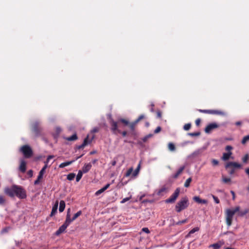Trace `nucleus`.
<instances>
[{"label": "nucleus", "instance_id": "nucleus-59", "mask_svg": "<svg viewBox=\"0 0 249 249\" xmlns=\"http://www.w3.org/2000/svg\"><path fill=\"white\" fill-rule=\"evenodd\" d=\"M200 122H201V120L200 119H197L196 121H195V123H196V124L197 126H198L199 124H200Z\"/></svg>", "mask_w": 249, "mask_h": 249}, {"label": "nucleus", "instance_id": "nucleus-2", "mask_svg": "<svg viewBox=\"0 0 249 249\" xmlns=\"http://www.w3.org/2000/svg\"><path fill=\"white\" fill-rule=\"evenodd\" d=\"M43 130L44 129L39 122L36 121L32 124V131L36 136L43 134Z\"/></svg>", "mask_w": 249, "mask_h": 249}, {"label": "nucleus", "instance_id": "nucleus-57", "mask_svg": "<svg viewBox=\"0 0 249 249\" xmlns=\"http://www.w3.org/2000/svg\"><path fill=\"white\" fill-rule=\"evenodd\" d=\"M145 141H138L137 143V145L138 147H140L141 146H142L143 142Z\"/></svg>", "mask_w": 249, "mask_h": 249}, {"label": "nucleus", "instance_id": "nucleus-36", "mask_svg": "<svg viewBox=\"0 0 249 249\" xmlns=\"http://www.w3.org/2000/svg\"><path fill=\"white\" fill-rule=\"evenodd\" d=\"M168 148L171 151H175V144L173 143H172V142L169 143V144H168Z\"/></svg>", "mask_w": 249, "mask_h": 249}, {"label": "nucleus", "instance_id": "nucleus-6", "mask_svg": "<svg viewBox=\"0 0 249 249\" xmlns=\"http://www.w3.org/2000/svg\"><path fill=\"white\" fill-rule=\"evenodd\" d=\"M180 192V189L179 188H177L174 193L168 199L165 200L166 203H173L175 202L177 198L178 197Z\"/></svg>", "mask_w": 249, "mask_h": 249}, {"label": "nucleus", "instance_id": "nucleus-62", "mask_svg": "<svg viewBox=\"0 0 249 249\" xmlns=\"http://www.w3.org/2000/svg\"><path fill=\"white\" fill-rule=\"evenodd\" d=\"M232 149V147L230 145H228L226 147V149L229 151H230Z\"/></svg>", "mask_w": 249, "mask_h": 249}, {"label": "nucleus", "instance_id": "nucleus-17", "mask_svg": "<svg viewBox=\"0 0 249 249\" xmlns=\"http://www.w3.org/2000/svg\"><path fill=\"white\" fill-rule=\"evenodd\" d=\"M91 142L92 141H83V142L82 144H81L79 145H77L75 147V152H76L78 150L83 149L86 145L90 144Z\"/></svg>", "mask_w": 249, "mask_h": 249}, {"label": "nucleus", "instance_id": "nucleus-4", "mask_svg": "<svg viewBox=\"0 0 249 249\" xmlns=\"http://www.w3.org/2000/svg\"><path fill=\"white\" fill-rule=\"evenodd\" d=\"M15 196L20 199H24L27 197L25 190L20 186L16 185Z\"/></svg>", "mask_w": 249, "mask_h": 249}, {"label": "nucleus", "instance_id": "nucleus-43", "mask_svg": "<svg viewBox=\"0 0 249 249\" xmlns=\"http://www.w3.org/2000/svg\"><path fill=\"white\" fill-rule=\"evenodd\" d=\"M249 159V155L248 154H246L243 158H242V161L246 163L247 162V161Z\"/></svg>", "mask_w": 249, "mask_h": 249}, {"label": "nucleus", "instance_id": "nucleus-46", "mask_svg": "<svg viewBox=\"0 0 249 249\" xmlns=\"http://www.w3.org/2000/svg\"><path fill=\"white\" fill-rule=\"evenodd\" d=\"M144 118V115H141L138 118V119H137L135 122L136 123H138L139 122H140L141 120L143 119Z\"/></svg>", "mask_w": 249, "mask_h": 249}, {"label": "nucleus", "instance_id": "nucleus-42", "mask_svg": "<svg viewBox=\"0 0 249 249\" xmlns=\"http://www.w3.org/2000/svg\"><path fill=\"white\" fill-rule=\"evenodd\" d=\"M200 134V133L199 132H193V133H188V135L191 136H199Z\"/></svg>", "mask_w": 249, "mask_h": 249}, {"label": "nucleus", "instance_id": "nucleus-15", "mask_svg": "<svg viewBox=\"0 0 249 249\" xmlns=\"http://www.w3.org/2000/svg\"><path fill=\"white\" fill-rule=\"evenodd\" d=\"M231 166H233L234 168H240L241 167V165L236 162H229L225 166L226 168H229Z\"/></svg>", "mask_w": 249, "mask_h": 249}, {"label": "nucleus", "instance_id": "nucleus-41", "mask_svg": "<svg viewBox=\"0 0 249 249\" xmlns=\"http://www.w3.org/2000/svg\"><path fill=\"white\" fill-rule=\"evenodd\" d=\"M191 124L188 123V124H185L184 125L183 129L185 130H189L191 128Z\"/></svg>", "mask_w": 249, "mask_h": 249}, {"label": "nucleus", "instance_id": "nucleus-22", "mask_svg": "<svg viewBox=\"0 0 249 249\" xmlns=\"http://www.w3.org/2000/svg\"><path fill=\"white\" fill-rule=\"evenodd\" d=\"M58 205V201H56L52 208V210L50 214V216H53L57 213Z\"/></svg>", "mask_w": 249, "mask_h": 249}, {"label": "nucleus", "instance_id": "nucleus-64", "mask_svg": "<svg viewBox=\"0 0 249 249\" xmlns=\"http://www.w3.org/2000/svg\"><path fill=\"white\" fill-rule=\"evenodd\" d=\"M242 140H249V135L244 137Z\"/></svg>", "mask_w": 249, "mask_h": 249}, {"label": "nucleus", "instance_id": "nucleus-52", "mask_svg": "<svg viewBox=\"0 0 249 249\" xmlns=\"http://www.w3.org/2000/svg\"><path fill=\"white\" fill-rule=\"evenodd\" d=\"M212 162L213 165H217L219 163V161L217 160H215V159H213L212 160Z\"/></svg>", "mask_w": 249, "mask_h": 249}, {"label": "nucleus", "instance_id": "nucleus-63", "mask_svg": "<svg viewBox=\"0 0 249 249\" xmlns=\"http://www.w3.org/2000/svg\"><path fill=\"white\" fill-rule=\"evenodd\" d=\"M189 142V141H185L181 143L180 144V145L181 146H185L186 144H187V143Z\"/></svg>", "mask_w": 249, "mask_h": 249}, {"label": "nucleus", "instance_id": "nucleus-9", "mask_svg": "<svg viewBox=\"0 0 249 249\" xmlns=\"http://www.w3.org/2000/svg\"><path fill=\"white\" fill-rule=\"evenodd\" d=\"M85 155V153L84 152L83 154H82L81 155H80L79 156H78L74 160H71V161H66V162H62L59 165V167L60 168H64L66 166H67L68 165H71V163H72L73 162L75 161L76 160H77L78 159H79V158H81L83 155Z\"/></svg>", "mask_w": 249, "mask_h": 249}, {"label": "nucleus", "instance_id": "nucleus-53", "mask_svg": "<svg viewBox=\"0 0 249 249\" xmlns=\"http://www.w3.org/2000/svg\"><path fill=\"white\" fill-rule=\"evenodd\" d=\"M142 231L146 233H150V231L148 229V228H143L142 229Z\"/></svg>", "mask_w": 249, "mask_h": 249}, {"label": "nucleus", "instance_id": "nucleus-7", "mask_svg": "<svg viewBox=\"0 0 249 249\" xmlns=\"http://www.w3.org/2000/svg\"><path fill=\"white\" fill-rule=\"evenodd\" d=\"M137 123L135 121L131 123L129 126V130L128 131V135L130 136H135L137 134V132L136 130V126Z\"/></svg>", "mask_w": 249, "mask_h": 249}, {"label": "nucleus", "instance_id": "nucleus-16", "mask_svg": "<svg viewBox=\"0 0 249 249\" xmlns=\"http://www.w3.org/2000/svg\"><path fill=\"white\" fill-rule=\"evenodd\" d=\"M62 132V129L59 126H56L54 129L53 136L54 139H57L60 133Z\"/></svg>", "mask_w": 249, "mask_h": 249}, {"label": "nucleus", "instance_id": "nucleus-61", "mask_svg": "<svg viewBox=\"0 0 249 249\" xmlns=\"http://www.w3.org/2000/svg\"><path fill=\"white\" fill-rule=\"evenodd\" d=\"M157 116L158 118H160L162 116L161 112L160 111H158L157 112Z\"/></svg>", "mask_w": 249, "mask_h": 249}, {"label": "nucleus", "instance_id": "nucleus-54", "mask_svg": "<svg viewBox=\"0 0 249 249\" xmlns=\"http://www.w3.org/2000/svg\"><path fill=\"white\" fill-rule=\"evenodd\" d=\"M239 210H240L239 206H237L234 209L232 210V211L234 212V213H235L237 212H240Z\"/></svg>", "mask_w": 249, "mask_h": 249}, {"label": "nucleus", "instance_id": "nucleus-37", "mask_svg": "<svg viewBox=\"0 0 249 249\" xmlns=\"http://www.w3.org/2000/svg\"><path fill=\"white\" fill-rule=\"evenodd\" d=\"M248 209H245L243 211H240L238 214L240 216H244L248 213Z\"/></svg>", "mask_w": 249, "mask_h": 249}, {"label": "nucleus", "instance_id": "nucleus-20", "mask_svg": "<svg viewBox=\"0 0 249 249\" xmlns=\"http://www.w3.org/2000/svg\"><path fill=\"white\" fill-rule=\"evenodd\" d=\"M185 168V165L180 166L178 170V171L176 172V173L173 175V178H177L178 177V176L182 172Z\"/></svg>", "mask_w": 249, "mask_h": 249}, {"label": "nucleus", "instance_id": "nucleus-33", "mask_svg": "<svg viewBox=\"0 0 249 249\" xmlns=\"http://www.w3.org/2000/svg\"><path fill=\"white\" fill-rule=\"evenodd\" d=\"M53 158H54L53 155H49L47 157L46 160H45L44 161V164H45L44 165H46L47 168L48 167V163H49L50 160L52 159H53Z\"/></svg>", "mask_w": 249, "mask_h": 249}, {"label": "nucleus", "instance_id": "nucleus-29", "mask_svg": "<svg viewBox=\"0 0 249 249\" xmlns=\"http://www.w3.org/2000/svg\"><path fill=\"white\" fill-rule=\"evenodd\" d=\"M83 173L81 170H79L78 171V174L76 177V181L77 182H78L81 179V178H82V175H83Z\"/></svg>", "mask_w": 249, "mask_h": 249}, {"label": "nucleus", "instance_id": "nucleus-14", "mask_svg": "<svg viewBox=\"0 0 249 249\" xmlns=\"http://www.w3.org/2000/svg\"><path fill=\"white\" fill-rule=\"evenodd\" d=\"M201 150L197 149L193 152L192 154L188 156L189 159H194L196 157H198L201 154Z\"/></svg>", "mask_w": 249, "mask_h": 249}, {"label": "nucleus", "instance_id": "nucleus-3", "mask_svg": "<svg viewBox=\"0 0 249 249\" xmlns=\"http://www.w3.org/2000/svg\"><path fill=\"white\" fill-rule=\"evenodd\" d=\"M20 151L22 152L25 158H30L33 154L32 148L28 145H24L21 147Z\"/></svg>", "mask_w": 249, "mask_h": 249}, {"label": "nucleus", "instance_id": "nucleus-47", "mask_svg": "<svg viewBox=\"0 0 249 249\" xmlns=\"http://www.w3.org/2000/svg\"><path fill=\"white\" fill-rule=\"evenodd\" d=\"M211 246L213 247L216 249H219L221 247L220 245L217 243L212 244Z\"/></svg>", "mask_w": 249, "mask_h": 249}, {"label": "nucleus", "instance_id": "nucleus-49", "mask_svg": "<svg viewBox=\"0 0 249 249\" xmlns=\"http://www.w3.org/2000/svg\"><path fill=\"white\" fill-rule=\"evenodd\" d=\"M104 191L105 190L102 188L101 189L96 191L95 194L96 196H99V195L103 193Z\"/></svg>", "mask_w": 249, "mask_h": 249}, {"label": "nucleus", "instance_id": "nucleus-10", "mask_svg": "<svg viewBox=\"0 0 249 249\" xmlns=\"http://www.w3.org/2000/svg\"><path fill=\"white\" fill-rule=\"evenodd\" d=\"M99 129L98 128H94L91 132L88 134L84 140H93L95 138V133L98 132Z\"/></svg>", "mask_w": 249, "mask_h": 249}, {"label": "nucleus", "instance_id": "nucleus-28", "mask_svg": "<svg viewBox=\"0 0 249 249\" xmlns=\"http://www.w3.org/2000/svg\"><path fill=\"white\" fill-rule=\"evenodd\" d=\"M117 124H118L119 123H122L123 124H124V125H128V126H129V124H130V123H129L128 121H127L124 119H122V118L119 119L118 122H117Z\"/></svg>", "mask_w": 249, "mask_h": 249}, {"label": "nucleus", "instance_id": "nucleus-5", "mask_svg": "<svg viewBox=\"0 0 249 249\" xmlns=\"http://www.w3.org/2000/svg\"><path fill=\"white\" fill-rule=\"evenodd\" d=\"M111 130L113 132L116 134H121L124 137L128 135V131H124L121 132L119 130L118 124L114 121H112L111 122Z\"/></svg>", "mask_w": 249, "mask_h": 249}, {"label": "nucleus", "instance_id": "nucleus-1", "mask_svg": "<svg viewBox=\"0 0 249 249\" xmlns=\"http://www.w3.org/2000/svg\"><path fill=\"white\" fill-rule=\"evenodd\" d=\"M189 205V201L187 196H184L179 200L176 206L175 210L177 213H180L182 210L186 209Z\"/></svg>", "mask_w": 249, "mask_h": 249}, {"label": "nucleus", "instance_id": "nucleus-18", "mask_svg": "<svg viewBox=\"0 0 249 249\" xmlns=\"http://www.w3.org/2000/svg\"><path fill=\"white\" fill-rule=\"evenodd\" d=\"M193 199L195 201L200 204H207L208 202L206 199H201L198 196H195Z\"/></svg>", "mask_w": 249, "mask_h": 249}, {"label": "nucleus", "instance_id": "nucleus-35", "mask_svg": "<svg viewBox=\"0 0 249 249\" xmlns=\"http://www.w3.org/2000/svg\"><path fill=\"white\" fill-rule=\"evenodd\" d=\"M82 214V211H79L76 213H75L73 216L72 217V220H75L78 216L81 215Z\"/></svg>", "mask_w": 249, "mask_h": 249}, {"label": "nucleus", "instance_id": "nucleus-11", "mask_svg": "<svg viewBox=\"0 0 249 249\" xmlns=\"http://www.w3.org/2000/svg\"><path fill=\"white\" fill-rule=\"evenodd\" d=\"M16 185H12L11 188H6L5 189V193L10 197H12L15 196Z\"/></svg>", "mask_w": 249, "mask_h": 249}, {"label": "nucleus", "instance_id": "nucleus-51", "mask_svg": "<svg viewBox=\"0 0 249 249\" xmlns=\"http://www.w3.org/2000/svg\"><path fill=\"white\" fill-rule=\"evenodd\" d=\"M5 199L3 196L1 195H0V205H3L5 202Z\"/></svg>", "mask_w": 249, "mask_h": 249}, {"label": "nucleus", "instance_id": "nucleus-48", "mask_svg": "<svg viewBox=\"0 0 249 249\" xmlns=\"http://www.w3.org/2000/svg\"><path fill=\"white\" fill-rule=\"evenodd\" d=\"M212 197L213 198V200L215 202V203L216 204H219L220 202V201H219V199L218 198V197L213 195H212Z\"/></svg>", "mask_w": 249, "mask_h": 249}, {"label": "nucleus", "instance_id": "nucleus-34", "mask_svg": "<svg viewBox=\"0 0 249 249\" xmlns=\"http://www.w3.org/2000/svg\"><path fill=\"white\" fill-rule=\"evenodd\" d=\"M192 181V178H189L188 179H186V180L185 181V183H184V187H189L190 186V182H191Z\"/></svg>", "mask_w": 249, "mask_h": 249}, {"label": "nucleus", "instance_id": "nucleus-8", "mask_svg": "<svg viewBox=\"0 0 249 249\" xmlns=\"http://www.w3.org/2000/svg\"><path fill=\"white\" fill-rule=\"evenodd\" d=\"M198 111L199 112L203 113H207V114H216V115H224V113L220 110H208V109H198Z\"/></svg>", "mask_w": 249, "mask_h": 249}, {"label": "nucleus", "instance_id": "nucleus-30", "mask_svg": "<svg viewBox=\"0 0 249 249\" xmlns=\"http://www.w3.org/2000/svg\"><path fill=\"white\" fill-rule=\"evenodd\" d=\"M77 139V136L76 133L72 134L71 136L66 138V140H76Z\"/></svg>", "mask_w": 249, "mask_h": 249}, {"label": "nucleus", "instance_id": "nucleus-19", "mask_svg": "<svg viewBox=\"0 0 249 249\" xmlns=\"http://www.w3.org/2000/svg\"><path fill=\"white\" fill-rule=\"evenodd\" d=\"M92 167V165L91 163H88L87 164H85L84 166L82 168V170L81 171L83 173H86L88 172Z\"/></svg>", "mask_w": 249, "mask_h": 249}, {"label": "nucleus", "instance_id": "nucleus-25", "mask_svg": "<svg viewBox=\"0 0 249 249\" xmlns=\"http://www.w3.org/2000/svg\"><path fill=\"white\" fill-rule=\"evenodd\" d=\"M231 154L232 153L231 151H229L227 153H224L222 157V159L225 161L227 160L230 159V157Z\"/></svg>", "mask_w": 249, "mask_h": 249}, {"label": "nucleus", "instance_id": "nucleus-55", "mask_svg": "<svg viewBox=\"0 0 249 249\" xmlns=\"http://www.w3.org/2000/svg\"><path fill=\"white\" fill-rule=\"evenodd\" d=\"M130 197H125L122 199V200L121 201V203H124L126 202V201H128L130 199Z\"/></svg>", "mask_w": 249, "mask_h": 249}, {"label": "nucleus", "instance_id": "nucleus-50", "mask_svg": "<svg viewBox=\"0 0 249 249\" xmlns=\"http://www.w3.org/2000/svg\"><path fill=\"white\" fill-rule=\"evenodd\" d=\"M222 181L224 183H228V182L231 181V178H225V177H223Z\"/></svg>", "mask_w": 249, "mask_h": 249}, {"label": "nucleus", "instance_id": "nucleus-13", "mask_svg": "<svg viewBox=\"0 0 249 249\" xmlns=\"http://www.w3.org/2000/svg\"><path fill=\"white\" fill-rule=\"evenodd\" d=\"M218 127V125L216 123L210 124L205 128V131L207 133H210L212 130Z\"/></svg>", "mask_w": 249, "mask_h": 249}, {"label": "nucleus", "instance_id": "nucleus-60", "mask_svg": "<svg viewBox=\"0 0 249 249\" xmlns=\"http://www.w3.org/2000/svg\"><path fill=\"white\" fill-rule=\"evenodd\" d=\"M110 183H107V184L104 187H103L102 188L105 190L106 191L107 189H108L109 188V187L110 186Z\"/></svg>", "mask_w": 249, "mask_h": 249}, {"label": "nucleus", "instance_id": "nucleus-12", "mask_svg": "<svg viewBox=\"0 0 249 249\" xmlns=\"http://www.w3.org/2000/svg\"><path fill=\"white\" fill-rule=\"evenodd\" d=\"M27 162L23 159H20V165L18 167V170L22 173L25 172L26 170Z\"/></svg>", "mask_w": 249, "mask_h": 249}, {"label": "nucleus", "instance_id": "nucleus-38", "mask_svg": "<svg viewBox=\"0 0 249 249\" xmlns=\"http://www.w3.org/2000/svg\"><path fill=\"white\" fill-rule=\"evenodd\" d=\"M133 169L132 167L129 168L125 174V177H129L131 174V173L133 171Z\"/></svg>", "mask_w": 249, "mask_h": 249}, {"label": "nucleus", "instance_id": "nucleus-56", "mask_svg": "<svg viewBox=\"0 0 249 249\" xmlns=\"http://www.w3.org/2000/svg\"><path fill=\"white\" fill-rule=\"evenodd\" d=\"M27 175L30 177H32L33 176V171L32 170H30L28 171L27 172Z\"/></svg>", "mask_w": 249, "mask_h": 249}, {"label": "nucleus", "instance_id": "nucleus-44", "mask_svg": "<svg viewBox=\"0 0 249 249\" xmlns=\"http://www.w3.org/2000/svg\"><path fill=\"white\" fill-rule=\"evenodd\" d=\"M188 221V219H184V220H180V221H178V222H177L176 223V225H180L182 224H184V223H185L187 222Z\"/></svg>", "mask_w": 249, "mask_h": 249}, {"label": "nucleus", "instance_id": "nucleus-32", "mask_svg": "<svg viewBox=\"0 0 249 249\" xmlns=\"http://www.w3.org/2000/svg\"><path fill=\"white\" fill-rule=\"evenodd\" d=\"M226 215H227L228 216H231V217H233V215H234L235 213L232 211V210H231V209H227V211H226Z\"/></svg>", "mask_w": 249, "mask_h": 249}, {"label": "nucleus", "instance_id": "nucleus-21", "mask_svg": "<svg viewBox=\"0 0 249 249\" xmlns=\"http://www.w3.org/2000/svg\"><path fill=\"white\" fill-rule=\"evenodd\" d=\"M67 228V227L63 224L59 228V229L56 231L55 232V234L57 235H58L60 234L61 233L64 232L65 231Z\"/></svg>", "mask_w": 249, "mask_h": 249}, {"label": "nucleus", "instance_id": "nucleus-45", "mask_svg": "<svg viewBox=\"0 0 249 249\" xmlns=\"http://www.w3.org/2000/svg\"><path fill=\"white\" fill-rule=\"evenodd\" d=\"M199 230V228L198 227H195V228L192 229L190 231V234H193L195 232L198 231Z\"/></svg>", "mask_w": 249, "mask_h": 249}, {"label": "nucleus", "instance_id": "nucleus-58", "mask_svg": "<svg viewBox=\"0 0 249 249\" xmlns=\"http://www.w3.org/2000/svg\"><path fill=\"white\" fill-rule=\"evenodd\" d=\"M161 130V127L160 126H158L156 128V129L154 130L155 133H158L160 132Z\"/></svg>", "mask_w": 249, "mask_h": 249}, {"label": "nucleus", "instance_id": "nucleus-26", "mask_svg": "<svg viewBox=\"0 0 249 249\" xmlns=\"http://www.w3.org/2000/svg\"><path fill=\"white\" fill-rule=\"evenodd\" d=\"M233 217L226 215V222L228 227H230L232 224Z\"/></svg>", "mask_w": 249, "mask_h": 249}, {"label": "nucleus", "instance_id": "nucleus-23", "mask_svg": "<svg viewBox=\"0 0 249 249\" xmlns=\"http://www.w3.org/2000/svg\"><path fill=\"white\" fill-rule=\"evenodd\" d=\"M73 221L72 218H71V215H66V220L63 224L68 227Z\"/></svg>", "mask_w": 249, "mask_h": 249}, {"label": "nucleus", "instance_id": "nucleus-24", "mask_svg": "<svg viewBox=\"0 0 249 249\" xmlns=\"http://www.w3.org/2000/svg\"><path fill=\"white\" fill-rule=\"evenodd\" d=\"M47 168L46 165H44V166L42 167V168L41 169V170L39 171L38 177V179H42L43 177V175L45 172V170Z\"/></svg>", "mask_w": 249, "mask_h": 249}, {"label": "nucleus", "instance_id": "nucleus-40", "mask_svg": "<svg viewBox=\"0 0 249 249\" xmlns=\"http://www.w3.org/2000/svg\"><path fill=\"white\" fill-rule=\"evenodd\" d=\"M140 168V163L139 164L137 168L135 170L134 172H133V176H136L137 175V174H138V173L139 172Z\"/></svg>", "mask_w": 249, "mask_h": 249}, {"label": "nucleus", "instance_id": "nucleus-39", "mask_svg": "<svg viewBox=\"0 0 249 249\" xmlns=\"http://www.w3.org/2000/svg\"><path fill=\"white\" fill-rule=\"evenodd\" d=\"M166 188L165 187H162L161 189H159L157 192V195L158 196L160 195L161 193L165 192Z\"/></svg>", "mask_w": 249, "mask_h": 249}, {"label": "nucleus", "instance_id": "nucleus-27", "mask_svg": "<svg viewBox=\"0 0 249 249\" xmlns=\"http://www.w3.org/2000/svg\"><path fill=\"white\" fill-rule=\"evenodd\" d=\"M65 208V202L64 200H61L59 203V211L62 213L64 211Z\"/></svg>", "mask_w": 249, "mask_h": 249}, {"label": "nucleus", "instance_id": "nucleus-31", "mask_svg": "<svg viewBox=\"0 0 249 249\" xmlns=\"http://www.w3.org/2000/svg\"><path fill=\"white\" fill-rule=\"evenodd\" d=\"M75 177V174L74 173H70L69 174H68L67 175V178L69 180L71 181L74 179Z\"/></svg>", "mask_w": 249, "mask_h": 249}]
</instances>
